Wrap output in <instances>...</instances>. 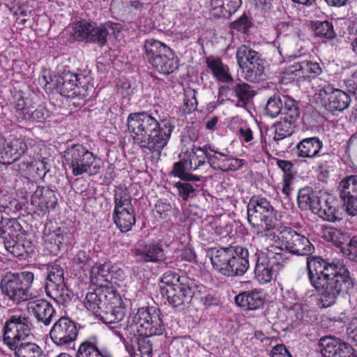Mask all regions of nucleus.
Returning <instances> with one entry per match:
<instances>
[{
    "instance_id": "nucleus-4",
    "label": "nucleus",
    "mask_w": 357,
    "mask_h": 357,
    "mask_svg": "<svg viewBox=\"0 0 357 357\" xmlns=\"http://www.w3.org/2000/svg\"><path fill=\"white\" fill-rule=\"evenodd\" d=\"M248 220L255 229L257 236L255 243H261L269 238V234L278 229L275 223L278 220V212L264 197H252L248 205Z\"/></svg>"
},
{
    "instance_id": "nucleus-31",
    "label": "nucleus",
    "mask_w": 357,
    "mask_h": 357,
    "mask_svg": "<svg viewBox=\"0 0 357 357\" xmlns=\"http://www.w3.org/2000/svg\"><path fill=\"white\" fill-rule=\"evenodd\" d=\"M236 303L246 310H255L263 304V298L259 291H244L235 297Z\"/></svg>"
},
{
    "instance_id": "nucleus-33",
    "label": "nucleus",
    "mask_w": 357,
    "mask_h": 357,
    "mask_svg": "<svg viewBox=\"0 0 357 357\" xmlns=\"http://www.w3.org/2000/svg\"><path fill=\"white\" fill-rule=\"evenodd\" d=\"M208 146H205L202 148L196 145H193L191 151L184 153L183 157L188 160L187 168L195 170L199 166L204 165L207 159Z\"/></svg>"
},
{
    "instance_id": "nucleus-52",
    "label": "nucleus",
    "mask_w": 357,
    "mask_h": 357,
    "mask_svg": "<svg viewBox=\"0 0 357 357\" xmlns=\"http://www.w3.org/2000/svg\"><path fill=\"white\" fill-rule=\"evenodd\" d=\"M50 116L48 110L43 105H39L36 109L31 108L24 114V119L33 121L43 122Z\"/></svg>"
},
{
    "instance_id": "nucleus-46",
    "label": "nucleus",
    "mask_w": 357,
    "mask_h": 357,
    "mask_svg": "<svg viewBox=\"0 0 357 357\" xmlns=\"http://www.w3.org/2000/svg\"><path fill=\"white\" fill-rule=\"evenodd\" d=\"M21 238H13L3 241L5 249L16 257H23L25 253L29 252L24 244L21 243Z\"/></svg>"
},
{
    "instance_id": "nucleus-14",
    "label": "nucleus",
    "mask_w": 357,
    "mask_h": 357,
    "mask_svg": "<svg viewBox=\"0 0 357 357\" xmlns=\"http://www.w3.org/2000/svg\"><path fill=\"white\" fill-rule=\"evenodd\" d=\"M78 331L75 324L67 317H61L52 326L50 336L53 343L61 348H66L73 343Z\"/></svg>"
},
{
    "instance_id": "nucleus-15",
    "label": "nucleus",
    "mask_w": 357,
    "mask_h": 357,
    "mask_svg": "<svg viewBox=\"0 0 357 357\" xmlns=\"http://www.w3.org/2000/svg\"><path fill=\"white\" fill-rule=\"evenodd\" d=\"M321 100V103L331 112L343 111L347 109L350 102V96L340 89H334L330 86L319 89L317 93Z\"/></svg>"
},
{
    "instance_id": "nucleus-32",
    "label": "nucleus",
    "mask_w": 357,
    "mask_h": 357,
    "mask_svg": "<svg viewBox=\"0 0 357 357\" xmlns=\"http://www.w3.org/2000/svg\"><path fill=\"white\" fill-rule=\"evenodd\" d=\"M113 218L116 227L122 232L130 231L136 221L134 208L114 211Z\"/></svg>"
},
{
    "instance_id": "nucleus-49",
    "label": "nucleus",
    "mask_w": 357,
    "mask_h": 357,
    "mask_svg": "<svg viewBox=\"0 0 357 357\" xmlns=\"http://www.w3.org/2000/svg\"><path fill=\"white\" fill-rule=\"evenodd\" d=\"M221 157H223L222 165L218 167V169L223 172L236 170L244 165V161L241 159H236L230 157L227 153H220Z\"/></svg>"
},
{
    "instance_id": "nucleus-53",
    "label": "nucleus",
    "mask_w": 357,
    "mask_h": 357,
    "mask_svg": "<svg viewBox=\"0 0 357 357\" xmlns=\"http://www.w3.org/2000/svg\"><path fill=\"white\" fill-rule=\"evenodd\" d=\"M152 345L149 340L140 338L137 341V347L135 349L132 357H151Z\"/></svg>"
},
{
    "instance_id": "nucleus-9",
    "label": "nucleus",
    "mask_w": 357,
    "mask_h": 357,
    "mask_svg": "<svg viewBox=\"0 0 357 357\" xmlns=\"http://www.w3.org/2000/svg\"><path fill=\"white\" fill-rule=\"evenodd\" d=\"M34 279L33 273L23 271L6 275L1 282L2 292L15 303L28 300L30 288Z\"/></svg>"
},
{
    "instance_id": "nucleus-45",
    "label": "nucleus",
    "mask_w": 357,
    "mask_h": 357,
    "mask_svg": "<svg viewBox=\"0 0 357 357\" xmlns=\"http://www.w3.org/2000/svg\"><path fill=\"white\" fill-rule=\"evenodd\" d=\"M323 236L326 240L331 241L335 245H341L348 238V236L346 232L332 227H326L324 229Z\"/></svg>"
},
{
    "instance_id": "nucleus-12",
    "label": "nucleus",
    "mask_w": 357,
    "mask_h": 357,
    "mask_svg": "<svg viewBox=\"0 0 357 357\" xmlns=\"http://www.w3.org/2000/svg\"><path fill=\"white\" fill-rule=\"evenodd\" d=\"M236 57L239 67L245 74L247 80L253 82L264 70V62L257 52L246 45H241L236 50Z\"/></svg>"
},
{
    "instance_id": "nucleus-30",
    "label": "nucleus",
    "mask_w": 357,
    "mask_h": 357,
    "mask_svg": "<svg viewBox=\"0 0 357 357\" xmlns=\"http://www.w3.org/2000/svg\"><path fill=\"white\" fill-rule=\"evenodd\" d=\"M206 64L213 73L214 77L219 82L222 83L233 82V78L229 73L228 66L225 65L219 58L208 56L206 58Z\"/></svg>"
},
{
    "instance_id": "nucleus-11",
    "label": "nucleus",
    "mask_w": 357,
    "mask_h": 357,
    "mask_svg": "<svg viewBox=\"0 0 357 357\" xmlns=\"http://www.w3.org/2000/svg\"><path fill=\"white\" fill-rule=\"evenodd\" d=\"M47 295L59 305H63L70 301V291L64 281V272L59 264L48 267L45 284Z\"/></svg>"
},
{
    "instance_id": "nucleus-48",
    "label": "nucleus",
    "mask_w": 357,
    "mask_h": 357,
    "mask_svg": "<svg viewBox=\"0 0 357 357\" xmlns=\"http://www.w3.org/2000/svg\"><path fill=\"white\" fill-rule=\"evenodd\" d=\"M93 25L86 21H79L73 26L74 37L79 40H89Z\"/></svg>"
},
{
    "instance_id": "nucleus-20",
    "label": "nucleus",
    "mask_w": 357,
    "mask_h": 357,
    "mask_svg": "<svg viewBox=\"0 0 357 357\" xmlns=\"http://www.w3.org/2000/svg\"><path fill=\"white\" fill-rule=\"evenodd\" d=\"M30 202L38 214H44L55 208L57 198L52 190L38 187L31 195Z\"/></svg>"
},
{
    "instance_id": "nucleus-3",
    "label": "nucleus",
    "mask_w": 357,
    "mask_h": 357,
    "mask_svg": "<svg viewBox=\"0 0 357 357\" xmlns=\"http://www.w3.org/2000/svg\"><path fill=\"white\" fill-rule=\"evenodd\" d=\"M30 333L29 323L24 317L13 316L6 322L3 340L14 351V357H44L38 344L26 342Z\"/></svg>"
},
{
    "instance_id": "nucleus-39",
    "label": "nucleus",
    "mask_w": 357,
    "mask_h": 357,
    "mask_svg": "<svg viewBox=\"0 0 357 357\" xmlns=\"http://www.w3.org/2000/svg\"><path fill=\"white\" fill-rule=\"evenodd\" d=\"M319 197L314 196V192L310 187H305L298 191L297 201L300 208L302 210L310 209L313 211V207L318 204Z\"/></svg>"
},
{
    "instance_id": "nucleus-41",
    "label": "nucleus",
    "mask_w": 357,
    "mask_h": 357,
    "mask_svg": "<svg viewBox=\"0 0 357 357\" xmlns=\"http://www.w3.org/2000/svg\"><path fill=\"white\" fill-rule=\"evenodd\" d=\"M188 160H185V157H183L181 160L175 163L172 169V174L174 176H177L181 179L186 181H198L199 178L195 175L188 173V171H191L190 168H187Z\"/></svg>"
},
{
    "instance_id": "nucleus-37",
    "label": "nucleus",
    "mask_w": 357,
    "mask_h": 357,
    "mask_svg": "<svg viewBox=\"0 0 357 357\" xmlns=\"http://www.w3.org/2000/svg\"><path fill=\"white\" fill-rule=\"evenodd\" d=\"M281 118L289 124L295 122L300 116V112L296 102L289 96H283V106Z\"/></svg>"
},
{
    "instance_id": "nucleus-58",
    "label": "nucleus",
    "mask_w": 357,
    "mask_h": 357,
    "mask_svg": "<svg viewBox=\"0 0 357 357\" xmlns=\"http://www.w3.org/2000/svg\"><path fill=\"white\" fill-rule=\"evenodd\" d=\"M220 151H215L211 149L210 146H208L207 150V159L209 164L215 169H218V167L219 165H222V159L223 157L220 155Z\"/></svg>"
},
{
    "instance_id": "nucleus-36",
    "label": "nucleus",
    "mask_w": 357,
    "mask_h": 357,
    "mask_svg": "<svg viewBox=\"0 0 357 357\" xmlns=\"http://www.w3.org/2000/svg\"><path fill=\"white\" fill-rule=\"evenodd\" d=\"M78 357H113L112 354L106 348L99 347L96 342H85L80 344Z\"/></svg>"
},
{
    "instance_id": "nucleus-18",
    "label": "nucleus",
    "mask_w": 357,
    "mask_h": 357,
    "mask_svg": "<svg viewBox=\"0 0 357 357\" xmlns=\"http://www.w3.org/2000/svg\"><path fill=\"white\" fill-rule=\"evenodd\" d=\"M181 282V285L176 288L167 290L165 295L168 302L174 307L189 303L195 296L194 291L197 288L196 282L187 277H183Z\"/></svg>"
},
{
    "instance_id": "nucleus-22",
    "label": "nucleus",
    "mask_w": 357,
    "mask_h": 357,
    "mask_svg": "<svg viewBox=\"0 0 357 357\" xmlns=\"http://www.w3.org/2000/svg\"><path fill=\"white\" fill-rule=\"evenodd\" d=\"M109 270L110 264L107 263L93 266L91 269V282L96 286L98 289L103 290L104 296H105L107 289H112L114 291H116V290L110 285L112 276L109 274Z\"/></svg>"
},
{
    "instance_id": "nucleus-13",
    "label": "nucleus",
    "mask_w": 357,
    "mask_h": 357,
    "mask_svg": "<svg viewBox=\"0 0 357 357\" xmlns=\"http://www.w3.org/2000/svg\"><path fill=\"white\" fill-rule=\"evenodd\" d=\"M104 297L105 306L96 317L106 324H118L125 316V307L122 305L120 295L117 291L107 289Z\"/></svg>"
},
{
    "instance_id": "nucleus-55",
    "label": "nucleus",
    "mask_w": 357,
    "mask_h": 357,
    "mask_svg": "<svg viewBox=\"0 0 357 357\" xmlns=\"http://www.w3.org/2000/svg\"><path fill=\"white\" fill-rule=\"evenodd\" d=\"M315 34L326 38H333L335 36L333 25L327 21L317 22Z\"/></svg>"
},
{
    "instance_id": "nucleus-17",
    "label": "nucleus",
    "mask_w": 357,
    "mask_h": 357,
    "mask_svg": "<svg viewBox=\"0 0 357 357\" xmlns=\"http://www.w3.org/2000/svg\"><path fill=\"white\" fill-rule=\"evenodd\" d=\"M321 72L322 68L318 62L308 60L294 62L287 69L282 81L284 82L286 77L298 82L304 81L306 79L315 77Z\"/></svg>"
},
{
    "instance_id": "nucleus-26",
    "label": "nucleus",
    "mask_w": 357,
    "mask_h": 357,
    "mask_svg": "<svg viewBox=\"0 0 357 357\" xmlns=\"http://www.w3.org/2000/svg\"><path fill=\"white\" fill-rule=\"evenodd\" d=\"M323 147L322 142L316 137L305 138L295 148V153L301 158H313L319 155Z\"/></svg>"
},
{
    "instance_id": "nucleus-23",
    "label": "nucleus",
    "mask_w": 357,
    "mask_h": 357,
    "mask_svg": "<svg viewBox=\"0 0 357 357\" xmlns=\"http://www.w3.org/2000/svg\"><path fill=\"white\" fill-rule=\"evenodd\" d=\"M256 265L255 269V278L260 284H266L271 281L277 271L270 264L268 259L263 252V250L256 252Z\"/></svg>"
},
{
    "instance_id": "nucleus-40",
    "label": "nucleus",
    "mask_w": 357,
    "mask_h": 357,
    "mask_svg": "<svg viewBox=\"0 0 357 357\" xmlns=\"http://www.w3.org/2000/svg\"><path fill=\"white\" fill-rule=\"evenodd\" d=\"M118 26L119 24L112 22H107L97 27L93 26L89 40L98 43L100 46H103L106 44L107 36L109 34V31L114 32Z\"/></svg>"
},
{
    "instance_id": "nucleus-60",
    "label": "nucleus",
    "mask_w": 357,
    "mask_h": 357,
    "mask_svg": "<svg viewBox=\"0 0 357 357\" xmlns=\"http://www.w3.org/2000/svg\"><path fill=\"white\" fill-rule=\"evenodd\" d=\"M250 26V22L245 15H243L231 23V27L238 31L245 33Z\"/></svg>"
},
{
    "instance_id": "nucleus-6",
    "label": "nucleus",
    "mask_w": 357,
    "mask_h": 357,
    "mask_svg": "<svg viewBox=\"0 0 357 357\" xmlns=\"http://www.w3.org/2000/svg\"><path fill=\"white\" fill-rule=\"evenodd\" d=\"M128 322L132 332L139 336L161 335L165 330L160 312L154 307L139 308L129 317Z\"/></svg>"
},
{
    "instance_id": "nucleus-16",
    "label": "nucleus",
    "mask_w": 357,
    "mask_h": 357,
    "mask_svg": "<svg viewBox=\"0 0 357 357\" xmlns=\"http://www.w3.org/2000/svg\"><path fill=\"white\" fill-rule=\"evenodd\" d=\"M319 346L324 357H357L351 345L335 337H321Z\"/></svg>"
},
{
    "instance_id": "nucleus-56",
    "label": "nucleus",
    "mask_w": 357,
    "mask_h": 357,
    "mask_svg": "<svg viewBox=\"0 0 357 357\" xmlns=\"http://www.w3.org/2000/svg\"><path fill=\"white\" fill-rule=\"evenodd\" d=\"M183 96V104L185 107V109L186 112L190 113L192 111L195 110L197 105L195 90L191 88H188L184 90Z\"/></svg>"
},
{
    "instance_id": "nucleus-35",
    "label": "nucleus",
    "mask_w": 357,
    "mask_h": 357,
    "mask_svg": "<svg viewBox=\"0 0 357 357\" xmlns=\"http://www.w3.org/2000/svg\"><path fill=\"white\" fill-rule=\"evenodd\" d=\"M105 297L103 290L96 289L94 291L86 294L84 301L85 307L91 311L96 317L100 312L102 308L105 306Z\"/></svg>"
},
{
    "instance_id": "nucleus-47",
    "label": "nucleus",
    "mask_w": 357,
    "mask_h": 357,
    "mask_svg": "<svg viewBox=\"0 0 357 357\" xmlns=\"http://www.w3.org/2000/svg\"><path fill=\"white\" fill-rule=\"evenodd\" d=\"M196 290H195L194 298L198 299L202 304L208 307L218 303L217 298L211 293L208 292L206 288L202 284L196 283Z\"/></svg>"
},
{
    "instance_id": "nucleus-25",
    "label": "nucleus",
    "mask_w": 357,
    "mask_h": 357,
    "mask_svg": "<svg viewBox=\"0 0 357 357\" xmlns=\"http://www.w3.org/2000/svg\"><path fill=\"white\" fill-rule=\"evenodd\" d=\"M248 251L247 249L238 246L234 248L231 264L228 268L227 276L243 275L249 268Z\"/></svg>"
},
{
    "instance_id": "nucleus-43",
    "label": "nucleus",
    "mask_w": 357,
    "mask_h": 357,
    "mask_svg": "<svg viewBox=\"0 0 357 357\" xmlns=\"http://www.w3.org/2000/svg\"><path fill=\"white\" fill-rule=\"evenodd\" d=\"M27 149L26 144L20 139H15L5 148V154L13 161L17 160Z\"/></svg>"
},
{
    "instance_id": "nucleus-34",
    "label": "nucleus",
    "mask_w": 357,
    "mask_h": 357,
    "mask_svg": "<svg viewBox=\"0 0 357 357\" xmlns=\"http://www.w3.org/2000/svg\"><path fill=\"white\" fill-rule=\"evenodd\" d=\"M23 235L22 227L16 219L8 218L4 220V225L1 226L0 231V237L3 241L22 238Z\"/></svg>"
},
{
    "instance_id": "nucleus-24",
    "label": "nucleus",
    "mask_w": 357,
    "mask_h": 357,
    "mask_svg": "<svg viewBox=\"0 0 357 357\" xmlns=\"http://www.w3.org/2000/svg\"><path fill=\"white\" fill-rule=\"evenodd\" d=\"M28 309L38 321L43 323L45 326H48L51 323L56 313L52 305L45 300H38L29 303Z\"/></svg>"
},
{
    "instance_id": "nucleus-51",
    "label": "nucleus",
    "mask_w": 357,
    "mask_h": 357,
    "mask_svg": "<svg viewBox=\"0 0 357 357\" xmlns=\"http://www.w3.org/2000/svg\"><path fill=\"white\" fill-rule=\"evenodd\" d=\"M283 106V97L279 96L271 97L266 104V111L268 116L272 118L276 117L281 114Z\"/></svg>"
},
{
    "instance_id": "nucleus-2",
    "label": "nucleus",
    "mask_w": 357,
    "mask_h": 357,
    "mask_svg": "<svg viewBox=\"0 0 357 357\" xmlns=\"http://www.w3.org/2000/svg\"><path fill=\"white\" fill-rule=\"evenodd\" d=\"M127 128L135 144L160 155L167 144L174 124L171 119L159 122L146 112H135L127 117Z\"/></svg>"
},
{
    "instance_id": "nucleus-62",
    "label": "nucleus",
    "mask_w": 357,
    "mask_h": 357,
    "mask_svg": "<svg viewBox=\"0 0 357 357\" xmlns=\"http://www.w3.org/2000/svg\"><path fill=\"white\" fill-rule=\"evenodd\" d=\"M277 37L281 35L287 36L294 31V26L288 22H281L277 24L275 26Z\"/></svg>"
},
{
    "instance_id": "nucleus-1",
    "label": "nucleus",
    "mask_w": 357,
    "mask_h": 357,
    "mask_svg": "<svg viewBox=\"0 0 357 357\" xmlns=\"http://www.w3.org/2000/svg\"><path fill=\"white\" fill-rule=\"evenodd\" d=\"M307 267L312 284L320 293L322 307L333 305L339 296L353 287V281L344 266L328 264L318 257H309Z\"/></svg>"
},
{
    "instance_id": "nucleus-54",
    "label": "nucleus",
    "mask_w": 357,
    "mask_h": 357,
    "mask_svg": "<svg viewBox=\"0 0 357 357\" xmlns=\"http://www.w3.org/2000/svg\"><path fill=\"white\" fill-rule=\"evenodd\" d=\"M174 186L178 189L179 195L183 199L194 197L197 194V185H194L189 183L176 182Z\"/></svg>"
},
{
    "instance_id": "nucleus-38",
    "label": "nucleus",
    "mask_w": 357,
    "mask_h": 357,
    "mask_svg": "<svg viewBox=\"0 0 357 357\" xmlns=\"http://www.w3.org/2000/svg\"><path fill=\"white\" fill-rule=\"evenodd\" d=\"M114 211L121 209H132V197L128 190L124 185H119L114 190Z\"/></svg>"
},
{
    "instance_id": "nucleus-57",
    "label": "nucleus",
    "mask_w": 357,
    "mask_h": 357,
    "mask_svg": "<svg viewBox=\"0 0 357 357\" xmlns=\"http://www.w3.org/2000/svg\"><path fill=\"white\" fill-rule=\"evenodd\" d=\"M74 263L80 268L85 270L92 267L93 261L85 251L80 250L74 258Z\"/></svg>"
},
{
    "instance_id": "nucleus-7",
    "label": "nucleus",
    "mask_w": 357,
    "mask_h": 357,
    "mask_svg": "<svg viewBox=\"0 0 357 357\" xmlns=\"http://www.w3.org/2000/svg\"><path fill=\"white\" fill-rule=\"evenodd\" d=\"M144 50L146 59L160 73L170 74L178 68V60L174 52L160 41L146 40Z\"/></svg>"
},
{
    "instance_id": "nucleus-5",
    "label": "nucleus",
    "mask_w": 357,
    "mask_h": 357,
    "mask_svg": "<svg viewBox=\"0 0 357 357\" xmlns=\"http://www.w3.org/2000/svg\"><path fill=\"white\" fill-rule=\"evenodd\" d=\"M63 163L71 170L74 176L86 174L89 176L98 174L102 166L100 158L79 144L67 146L62 153Z\"/></svg>"
},
{
    "instance_id": "nucleus-64",
    "label": "nucleus",
    "mask_w": 357,
    "mask_h": 357,
    "mask_svg": "<svg viewBox=\"0 0 357 357\" xmlns=\"http://www.w3.org/2000/svg\"><path fill=\"white\" fill-rule=\"evenodd\" d=\"M349 253L347 254L349 258L351 260L357 259V235L353 236L349 244Z\"/></svg>"
},
{
    "instance_id": "nucleus-21",
    "label": "nucleus",
    "mask_w": 357,
    "mask_h": 357,
    "mask_svg": "<svg viewBox=\"0 0 357 357\" xmlns=\"http://www.w3.org/2000/svg\"><path fill=\"white\" fill-rule=\"evenodd\" d=\"M234 255V248H212L208 256L213 268L224 275L227 276L228 268L231 266Z\"/></svg>"
},
{
    "instance_id": "nucleus-28",
    "label": "nucleus",
    "mask_w": 357,
    "mask_h": 357,
    "mask_svg": "<svg viewBox=\"0 0 357 357\" xmlns=\"http://www.w3.org/2000/svg\"><path fill=\"white\" fill-rule=\"evenodd\" d=\"M330 199H332V197H330L326 193L321 195L318 199V204H316V206L313 207V212L325 220L335 222L338 219V217L337 216L336 208L332 205Z\"/></svg>"
},
{
    "instance_id": "nucleus-63",
    "label": "nucleus",
    "mask_w": 357,
    "mask_h": 357,
    "mask_svg": "<svg viewBox=\"0 0 357 357\" xmlns=\"http://www.w3.org/2000/svg\"><path fill=\"white\" fill-rule=\"evenodd\" d=\"M271 357H291L290 353L283 344H277L271 351Z\"/></svg>"
},
{
    "instance_id": "nucleus-29",
    "label": "nucleus",
    "mask_w": 357,
    "mask_h": 357,
    "mask_svg": "<svg viewBox=\"0 0 357 357\" xmlns=\"http://www.w3.org/2000/svg\"><path fill=\"white\" fill-rule=\"evenodd\" d=\"M266 245H262L261 249L266 257L268 259L270 264L278 271L282 268L288 261L287 251L282 249L281 251L277 250V248L272 246L267 241H263Z\"/></svg>"
},
{
    "instance_id": "nucleus-42",
    "label": "nucleus",
    "mask_w": 357,
    "mask_h": 357,
    "mask_svg": "<svg viewBox=\"0 0 357 357\" xmlns=\"http://www.w3.org/2000/svg\"><path fill=\"white\" fill-rule=\"evenodd\" d=\"M341 197H357V176H347L339 184Z\"/></svg>"
},
{
    "instance_id": "nucleus-61",
    "label": "nucleus",
    "mask_w": 357,
    "mask_h": 357,
    "mask_svg": "<svg viewBox=\"0 0 357 357\" xmlns=\"http://www.w3.org/2000/svg\"><path fill=\"white\" fill-rule=\"evenodd\" d=\"M109 274L112 276L111 286L113 283L116 284L117 282L123 280L125 277L124 271L116 265L110 264Z\"/></svg>"
},
{
    "instance_id": "nucleus-59",
    "label": "nucleus",
    "mask_w": 357,
    "mask_h": 357,
    "mask_svg": "<svg viewBox=\"0 0 357 357\" xmlns=\"http://www.w3.org/2000/svg\"><path fill=\"white\" fill-rule=\"evenodd\" d=\"M346 212L351 215H357V197H342Z\"/></svg>"
},
{
    "instance_id": "nucleus-44",
    "label": "nucleus",
    "mask_w": 357,
    "mask_h": 357,
    "mask_svg": "<svg viewBox=\"0 0 357 357\" xmlns=\"http://www.w3.org/2000/svg\"><path fill=\"white\" fill-rule=\"evenodd\" d=\"M183 276H179L177 273L172 271L165 273L160 279V289L163 296L166 294V291L170 288L174 289L181 285V280Z\"/></svg>"
},
{
    "instance_id": "nucleus-27",
    "label": "nucleus",
    "mask_w": 357,
    "mask_h": 357,
    "mask_svg": "<svg viewBox=\"0 0 357 357\" xmlns=\"http://www.w3.org/2000/svg\"><path fill=\"white\" fill-rule=\"evenodd\" d=\"M241 3V0H211V10L215 17L228 18L237 11Z\"/></svg>"
},
{
    "instance_id": "nucleus-19",
    "label": "nucleus",
    "mask_w": 357,
    "mask_h": 357,
    "mask_svg": "<svg viewBox=\"0 0 357 357\" xmlns=\"http://www.w3.org/2000/svg\"><path fill=\"white\" fill-rule=\"evenodd\" d=\"M132 256L137 262H158L165 259L162 245L159 242L151 241L139 243L131 250Z\"/></svg>"
},
{
    "instance_id": "nucleus-8",
    "label": "nucleus",
    "mask_w": 357,
    "mask_h": 357,
    "mask_svg": "<svg viewBox=\"0 0 357 357\" xmlns=\"http://www.w3.org/2000/svg\"><path fill=\"white\" fill-rule=\"evenodd\" d=\"M267 241L280 251L285 249L288 252L296 255H307L314 248L306 236L290 228L282 231L277 230L275 233L269 234Z\"/></svg>"
},
{
    "instance_id": "nucleus-10",
    "label": "nucleus",
    "mask_w": 357,
    "mask_h": 357,
    "mask_svg": "<svg viewBox=\"0 0 357 357\" xmlns=\"http://www.w3.org/2000/svg\"><path fill=\"white\" fill-rule=\"evenodd\" d=\"M92 77L88 72L74 73L64 71L56 79V88L61 95L69 98H84L91 86Z\"/></svg>"
},
{
    "instance_id": "nucleus-50",
    "label": "nucleus",
    "mask_w": 357,
    "mask_h": 357,
    "mask_svg": "<svg viewBox=\"0 0 357 357\" xmlns=\"http://www.w3.org/2000/svg\"><path fill=\"white\" fill-rule=\"evenodd\" d=\"M234 92L236 96L238 99V104L244 105L247 104L254 96L253 91L248 84H238L235 89Z\"/></svg>"
}]
</instances>
